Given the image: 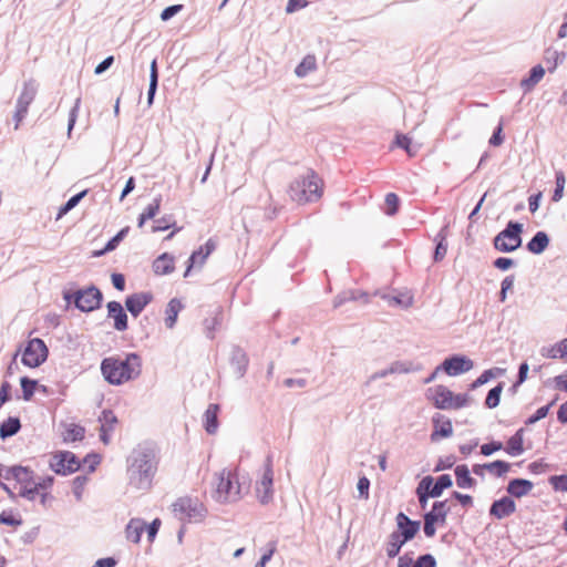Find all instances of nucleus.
<instances>
[{
  "label": "nucleus",
  "mask_w": 567,
  "mask_h": 567,
  "mask_svg": "<svg viewBox=\"0 0 567 567\" xmlns=\"http://www.w3.org/2000/svg\"><path fill=\"white\" fill-rule=\"evenodd\" d=\"M143 369L142 358L134 352L124 355H111L101 362V373L112 385H122L136 380Z\"/></svg>",
  "instance_id": "f257e3e1"
},
{
  "label": "nucleus",
  "mask_w": 567,
  "mask_h": 567,
  "mask_svg": "<svg viewBox=\"0 0 567 567\" xmlns=\"http://www.w3.org/2000/svg\"><path fill=\"white\" fill-rule=\"evenodd\" d=\"M212 495L219 503L239 501L249 491L248 478L237 467L216 472L212 481Z\"/></svg>",
  "instance_id": "f03ea898"
},
{
  "label": "nucleus",
  "mask_w": 567,
  "mask_h": 567,
  "mask_svg": "<svg viewBox=\"0 0 567 567\" xmlns=\"http://www.w3.org/2000/svg\"><path fill=\"white\" fill-rule=\"evenodd\" d=\"M3 478L8 482H12L13 489L30 501L37 498L42 491L49 489L53 484V477L48 476L42 478L40 482L33 480V473L28 467L12 466L6 471Z\"/></svg>",
  "instance_id": "7ed1b4c3"
},
{
  "label": "nucleus",
  "mask_w": 567,
  "mask_h": 567,
  "mask_svg": "<svg viewBox=\"0 0 567 567\" xmlns=\"http://www.w3.org/2000/svg\"><path fill=\"white\" fill-rule=\"evenodd\" d=\"M323 181L313 171H308L290 184L289 195L292 200L302 205L318 202L323 195Z\"/></svg>",
  "instance_id": "20e7f679"
},
{
  "label": "nucleus",
  "mask_w": 567,
  "mask_h": 567,
  "mask_svg": "<svg viewBox=\"0 0 567 567\" xmlns=\"http://www.w3.org/2000/svg\"><path fill=\"white\" fill-rule=\"evenodd\" d=\"M156 470L157 461L154 451L137 452L130 466L131 482L137 488L148 487Z\"/></svg>",
  "instance_id": "39448f33"
},
{
  "label": "nucleus",
  "mask_w": 567,
  "mask_h": 567,
  "mask_svg": "<svg viewBox=\"0 0 567 567\" xmlns=\"http://www.w3.org/2000/svg\"><path fill=\"white\" fill-rule=\"evenodd\" d=\"M426 399L440 410H457L468 403L467 394H454L445 385H435L426 390Z\"/></svg>",
  "instance_id": "423d86ee"
},
{
  "label": "nucleus",
  "mask_w": 567,
  "mask_h": 567,
  "mask_svg": "<svg viewBox=\"0 0 567 567\" xmlns=\"http://www.w3.org/2000/svg\"><path fill=\"white\" fill-rule=\"evenodd\" d=\"M172 513L183 523H198L205 518L206 508L197 497L182 496L172 504Z\"/></svg>",
  "instance_id": "0eeeda50"
},
{
  "label": "nucleus",
  "mask_w": 567,
  "mask_h": 567,
  "mask_svg": "<svg viewBox=\"0 0 567 567\" xmlns=\"http://www.w3.org/2000/svg\"><path fill=\"white\" fill-rule=\"evenodd\" d=\"M255 495L262 505L269 504L274 498V468L270 457H267L262 473L255 483Z\"/></svg>",
  "instance_id": "6e6552de"
},
{
  "label": "nucleus",
  "mask_w": 567,
  "mask_h": 567,
  "mask_svg": "<svg viewBox=\"0 0 567 567\" xmlns=\"http://www.w3.org/2000/svg\"><path fill=\"white\" fill-rule=\"evenodd\" d=\"M49 466L59 475H70L81 467V461L70 451H56L51 454Z\"/></svg>",
  "instance_id": "1a4fd4ad"
},
{
  "label": "nucleus",
  "mask_w": 567,
  "mask_h": 567,
  "mask_svg": "<svg viewBox=\"0 0 567 567\" xmlns=\"http://www.w3.org/2000/svg\"><path fill=\"white\" fill-rule=\"evenodd\" d=\"M520 233L522 225L509 221L507 227L495 237L494 247L505 252L517 249L522 244Z\"/></svg>",
  "instance_id": "9d476101"
},
{
  "label": "nucleus",
  "mask_w": 567,
  "mask_h": 567,
  "mask_svg": "<svg viewBox=\"0 0 567 567\" xmlns=\"http://www.w3.org/2000/svg\"><path fill=\"white\" fill-rule=\"evenodd\" d=\"M450 513L447 501L435 502L432 509L424 515V534L433 537L436 533V526H444Z\"/></svg>",
  "instance_id": "9b49d317"
},
{
  "label": "nucleus",
  "mask_w": 567,
  "mask_h": 567,
  "mask_svg": "<svg viewBox=\"0 0 567 567\" xmlns=\"http://www.w3.org/2000/svg\"><path fill=\"white\" fill-rule=\"evenodd\" d=\"M48 358V348L43 340L31 339L22 352V363L29 368L41 365Z\"/></svg>",
  "instance_id": "f8f14e48"
},
{
  "label": "nucleus",
  "mask_w": 567,
  "mask_h": 567,
  "mask_svg": "<svg viewBox=\"0 0 567 567\" xmlns=\"http://www.w3.org/2000/svg\"><path fill=\"white\" fill-rule=\"evenodd\" d=\"M216 247V240L209 238L204 245L199 246L197 250L193 251L188 258L184 277H188L193 269H200L206 264L207 258L215 251Z\"/></svg>",
  "instance_id": "ddd939ff"
},
{
  "label": "nucleus",
  "mask_w": 567,
  "mask_h": 567,
  "mask_svg": "<svg viewBox=\"0 0 567 567\" xmlns=\"http://www.w3.org/2000/svg\"><path fill=\"white\" fill-rule=\"evenodd\" d=\"M102 292L96 287H89L75 293L74 303L82 311H93L101 306Z\"/></svg>",
  "instance_id": "4468645a"
},
{
  "label": "nucleus",
  "mask_w": 567,
  "mask_h": 567,
  "mask_svg": "<svg viewBox=\"0 0 567 567\" xmlns=\"http://www.w3.org/2000/svg\"><path fill=\"white\" fill-rule=\"evenodd\" d=\"M398 529L394 532L400 535L403 542L411 540L420 529V523L411 520L404 513L396 515Z\"/></svg>",
  "instance_id": "2eb2a0df"
},
{
  "label": "nucleus",
  "mask_w": 567,
  "mask_h": 567,
  "mask_svg": "<svg viewBox=\"0 0 567 567\" xmlns=\"http://www.w3.org/2000/svg\"><path fill=\"white\" fill-rule=\"evenodd\" d=\"M152 300V292H137L126 298L125 306L132 316L137 317Z\"/></svg>",
  "instance_id": "dca6fc26"
},
{
  "label": "nucleus",
  "mask_w": 567,
  "mask_h": 567,
  "mask_svg": "<svg viewBox=\"0 0 567 567\" xmlns=\"http://www.w3.org/2000/svg\"><path fill=\"white\" fill-rule=\"evenodd\" d=\"M433 432L431 434V441L436 442L441 439L450 437L453 434V425L450 419L444 415H435L432 419Z\"/></svg>",
  "instance_id": "f3484780"
},
{
  "label": "nucleus",
  "mask_w": 567,
  "mask_h": 567,
  "mask_svg": "<svg viewBox=\"0 0 567 567\" xmlns=\"http://www.w3.org/2000/svg\"><path fill=\"white\" fill-rule=\"evenodd\" d=\"M107 317L113 319L114 329L117 331H125L128 327L127 315L124 311L122 305L117 301H110L106 306Z\"/></svg>",
  "instance_id": "a211bd4d"
},
{
  "label": "nucleus",
  "mask_w": 567,
  "mask_h": 567,
  "mask_svg": "<svg viewBox=\"0 0 567 567\" xmlns=\"http://www.w3.org/2000/svg\"><path fill=\"white\" fill-rule=\"evenodd\" d=\"M35 92L33 89L25 87L17 102V111L14 114L16 125L14 128L18 130L20 123L25 117L28 113L29 105L34 100Z\"/></svg>",
  "instance_id": "6ab92c4d"
},
{
  "label": "nucleus",
  "mask_w": 567,
  "mask_h": 567,
  "mask_svg": "<svg viewBox=\"0 0 567 567\" xmlns=\"http://www.w3.org/2000/svg\"><path fill=\"white\" fill-rule=\"evenodd\" d=\"M473 368V362L464 357H452L443 362V369L449 375H457Z\"/></svg>",
  "instance_id": "aec40b11"
},
{
  "label": "nucleus",
  "mask_w": 567,
  "mask_h": 567,
  "mask_svg": "<svg viewBox=\"0 0 567 567\" xmlns=\"http://www.w3.org/2000/svg\"><path fill=\"white\" fill-rule=\"evenodd\" d=\"M516 511L515 502L509 497H503L498 501H495L489 509L492 516H495L498 519L507 517L512 515Z\"/></svg>",
  "instance_id": "412c9836"
},
{
  "label": "nucleus",
  "mask_w": 567,
  "mask_h": 567,
  "mask_svg": "<svg viewBox=\"0 0 567 567\" xmlns=\"http://www.w3.org/2000/svg\"><path fill=\"white\" fill-rule=\"evenodd\" d=\"M101 427H100V436L104 444L110 443V433L114 431L117 419L112 411H103L100 416Z\"/></svg>",
  "instance_id": "4be33fe9"
},
{
  "label": "nucleus",
  "mask_w": 567,
  "mask_h": 567,
  "mask_svg": "<svg viewBox=\"0 0 567 567\" xmlns=\"http://www.w3.org/2000/svg\"><path fill=\"white\" fill-rule=\"evenodd\" d=\"M152 268L157 276L169 275L175 270V258L164 252L153 261Z\"/></svg>",
  "instance_id": "5701e85b"
},
{
  "label": "nucleus",
  "mask_w": 567,
  "mask_h": 567,
  "mask_svg": "<svg viewBox=\"0 0 567 567\" xmlns=\"http://www.w3.org/2000/svg\"><path fill=\"white\" fill-rule=\"evenodd\" d=\"M524 437H525V430L522 427L516 431L514 435H512L505 447V452L512 456H517L524 453Z\"/></svg>",
  "instance_id": "b1692460"
},
{
  "label": "nucleus",
  "mask_w": 567,
  "mask_h": 567,
  "mask_svg": "<svg viewBox=\"0 0 567 567\" xmlns=\"http://www.w3.org/2000/svg\"><path fill=\"white\" fill-rule=\"evenodd\" d=\"M218 404H209L204 413V427L207 433L214 434L218 429Z\"/></svg>",
  "instance_id": "393cba45"
},
{
  "label": "nucleus",
  "mask_w": 567,
  "mask_h": 567,
  "mask_svg": "<svg viewBox=\"0 0 567 567\" xmlns=\"http://www.w3.org/2000/svg\"><path fill=\"white\" fill-rule=\"evenodd\" d=\"M533 489V483L524 478H515L508 483L507 492L515 496L522 497L527 495Z\"/></svg>",
  "instance_id": "a878e982"
},
{
  "label": "nucleus",
  "mask_w": 567,
  "mask_h": 567,
  "mask_svg": "<svg viewBox=\"0 0 567 567\" xmlns=\"http://www.w3.org/2000/svg\"><path fill=\"white\" fill-rule=\"evenodd\" d=\"M145 526L146 524L140 518L131 519L125 529L127 540L137 544L141 540Z\"/></svg>",
  "instance_id": "bb28decb"
},
{
  "label": "nucleus",
  "mask_w": 567,
  "mask_h": 567,
  "mask_svg": "<svg viewBox=\"0 0 567 567\" xmlns=\"http://www.w3.org/2000/svg\"><path fill=\"white\" fill-rule=\"evenodd\" d=\"M456 484L461 488H472L476 485V481L471 476L467 465H457L454 470Z\"/></svg>",
  "instance_id": "cd10ccee"
},
{
  "label": "nucleus",
  "mask_w": 567,
  "mask_h": 567,
  "mask_svg": "<svg viewBox=\"0 0 567 567\" xmlns=\"http://www.w3.org/2000/svg\"><path fill=\"white\" fill-rule=\"evenodd\" d=\"M182 309H183V305H182L181 300H178L176 298H173L169 300V302L166 307V310H165L166 328H168V329L174 328V326L177 321L178 313L181 312Z\"/></svg>",
  "instance_id": "c85d7f7f"
},
{
  "label": "nucleus",
  "mask_w": 567,
  "mask_h": 567,
  "mask_svg": "<svg viewBox=\"0 0 567 567\" xmlns=\"http://www.w3.org/2000/svg\"><path fill=\"white\" fill-rule=\"evenodd\" d=\"M85 435V429L79 424L70 423L64 426V431L62 433L63 442L73 443L76 441H82Z\"/></svg>",
  "instance_id": "c756f323"
},
{
  "label": "nucleus",
  "mask_w": 567,
  "mask_h": 567,
  "mask_svg": "<svg viewBox=\"0 0 567 567\" xmlns=\"http://www.w3.org/2000/svg\"><path fill=\"white\" fill-rule=\"evenodd\" d=\"M549 245L548 235L545 231H538L527 244V249L533 254H542Z\"/></svg>",
  "instance_id": "7c9ffc66"
},
{
  "label": "nucleus",
  "mask_w": 567,
  "mask_h": 567,
  "mask_svg": "<svg viewBox=\"0 0 567 567\" xmlns=\"http://www.w3.org/2000/svg\"><path fill=\"white\" fill-rule=\"evenodd\" d=\"M545 75V69L538 64L535 65L529 73V76L523 79L520 82V86L524 91H530Z\"/></svg>",
  "instance_id": "2f4dec72"
},
{
  "label": "nucleus",
  "mask_w": 567,
  "mask_h": 567,
  "mask_svg": "<svg viewBox=\"0 0 567 567\" xmlns=\"http://www.w3.org/2000/svg\"><path fill=\"white\" fill-rule=\"evenodd\" d=\"M451 486L452 480L451 476L447 474L439 476L435 483H433V478L431 477V486L429 487V493L431 497H439L442 495L445 488H449Z\"/></svg>",
  "instance_id": "473e14b6"
},
{
  "label": "nucleus",
  "mask_w": 567,
  "mask_h": 567,
  "mask_svg": "<svg viewBox=\"0 0 567 567\" xmlns=\"http://www.w3.org/2000/svg\"><path fill=\"white\" fill-rule=\"evenodd\" d=\"M406 542H403L400 535H396L394 532L390 534L386 543H385V551L389 558H394L400 553L402 546Z\"/></svg>",
  "instance_id": "72a5a7b5"
},
{
  "label": "nucleus",
  "mask_w": 567,
  "mask_h": 567,
  "mask_svg": "<svg viewBox=\"0 0 567 567\" xmlns=\"http://www.w3.org/2000/svg\"><path fill=\"white\" fill-rule=\"evenodd\" d=\"M384 298L390 306L409 308L413 303V295L410 291H403L395 296H385Z\"/></svg>",
  "instance_id": "f704fd0d"
},
{
  "label": "nucleus",
  "mask_w": 567,
  "mask_h": 567,
  "mask_svg": "<svg viewBox=\"0 0 567 567\" xmlns=\"http://www.w3.org/2000/svg\"><path fill=\"white\" fill-rule=\"evenodd\" d=\"M20 427V420L18 417L10 416L0 425V436L2 439L12 436L19 432Z\"/></svg>",
  "instance_id": "c9c22d12"
},
{
  "label": "nucleus",
  "mask_w": 567,
  "mask_h": 567,
  "mask_svg": "<svg viewBox=\"0 0 567 567\" xmlns=\"http://www.w3.org/2000/svg\"><path fill=\"white\" fill-rule=\"evenodd\" d=\"M317 68L316 56L312 54L306 55L302 61L297 65L295 72L297 76L303 78Z\"/></svg>",
  "instance_id": "e433bc0d"
},
{
  "label": "nucleus",
  "mask_w": 567,
  "mask_h": 567,
  "mask_svg": "<svg viewBox=\"0 0 567 567\" xmlns=\"http://www.w3.org/2000/svg\"><path fill=\"white\" fill-rule=\"evenodd\" d=\"M485 470L496 476V477H501L503 475H505L509 470H511V464L505 462V461H494L492 463H486L485 464Z\"/></svg>",
  "instance_id": "4c0bfd02"
},
{
  "label": "nucleus",
  "mask_w": 567,
  "mask_h": 567,
  "mask_svg": "<svg viewBox=\"0 0 567 567\" xmlns=\"http://www.w3.org/2000/svg\"><path fill=\"white\" fill-rule=\"evenodd\" d=\"M430 486H431V476H426L420 482V484L416 488V494H417L419 502H420V505L422 508H425V506L427 504V499H429V497H431V495L429 493Z\"/></svg>",
  "instance_id": "58836bf2"
},
{
  "label": "nucleus",
  "mask_w": 567,
  "mask_h": 567,
  "mask_svg": "<svg viewBox=\"0 0 567 567\" xmlns=\"http://www.w3.org/2000/svg\"><path fill=\"white\" fill-rule=\"evenodd\" d=\"M20 384L22 389V398L24 401H30L34 394V391L38 386V382L35 380H31L27 377H22L20 379Z\"/></svg>",
  "instance_id": "ea45409f"
},
{
  "label": "nucleus",
  "mask_w": 567,
  "mask_h": 567,
  "mask_svg": "<svg viewBox=\"0 0 567 567\" xmlns=\"http://www.w3.org/2000/svg\"><path fill=\"white\" fill-rule=\"evenodd\" d=\"M87 190H83L73 197H71L62 207H60L59 213L56 215V219H61L65 214H68L72 208H74L79 202L86 195Z\"/></svg>",
  "instance_id": "a19ab883"
},
{
  "label": "nucleus",
  "mask_w": 567,
  "mask_h": 567,
  "mask_svg": "<svg viewBox=\"0 0 567 567\" xmlns=\"http://www.w3.org/2000/svg\"><path fill=\"white\" fill-rule=\"evenodd\" d=\"M395 145L406 151L410 157L415 156L416 150L412 148V141L408 135L396 134L395 136Z\"/></svg>",
  "instance_id": "79ce46f5"
},
{
  "label": "nucleus",
  "mask_w": 567,
  "mask_h": 567,
  "mask_svg": "<svg viewBox=\"0 0 567 567\" xmlns=\"http://www.w3.org/2000/svg\"><path fill=\"white\" fill-rule=\"evenodd\" d=\"M157 79H158L157 62H156V60H153L151 63V79H150V89H148V102L150 103H152L155 91H156Z\"/></svg>",
  "instance_id": "37998d69"
},
{
  "label": "nucleus",
  "mask_w": 567,
  "mask_h": 567,
  "mask_svg": "<svg viewBox=\"0 0 567 567\" xmlns=\"http://www.w3.org/2000/svg\"><path fill=\"white\" fill-rule=\"evenodd\" d=\"M87 483H89L87 476H76L72 481V491H73V494L75 495L76 499L80 501L82 498L83 492H84Z\"/></svg>",
  "instance_id": "c03bdc74"
},
{
  "label": "nucleus",
  "mask_w": 567,
  "mask_h": 567,
  "mask_svg": "<svg viewBox=\"0 0 567 567\" xmlns=\"http://www.w3.org/2000/svg\"><path fill=\"white\" fill-rule=\"evenodd\" d=\"M542 355L544 358H548V359H561V360H564L560 341L555 343V344H553V346H550V347H544L542 349Z\"/></svg>",
  "instance_id": "a18cd8bd"
},
{
  "label": "nucleus",
  "mask_w": 567,
  "mask_h": 567,
  "mask_svg": "<svg viewBox=\"0 0 567 567\" xmlns=\"http://www.w3.org/2000/svg\"><path fill=\"white\" fill-rule=\"evenodd\" d=\"M502 390L503 388L501 384L489 390L485 400V404L487 408L494 409L499 404Z\"/></svg>",
  "instance_id": "49530a36"
},
{
  "label": "nucleus",
  "mask_w": 567,
  "mask_h": 567,
  "mask_svg": "<svg viewBox=\"0 0 567 567\" xmlns=\"http://www.w3.org/2000/svg\"><path fill=\"white\" fill-rule=\"evenodd\" d=\"M546 63L548 64V71L549 72H554L558 65V61H559V54L556 50H551V49H547L545 51V56H544Z\"/></svg>",
  "instance_id": "de8ad7c7"
},
{
  "label": "nucleus",
  "mask_w": 567,
  "mask_h": 567,
  "mask_svg": "<svg viewBox=\"0 0 567 567\" xmlns=\"http://www.w3.org/2000/svg\"><path fill=\"white\" fill-rule=\"evenodd\" d=\"M566 178L563 172L556 173V188L553 195V200L558 202L563 197Z\"/></svg>",
  "instance_id": "09e8293b"
},
{
  "label": "nucleus",
  "mask_w": 567,
  "mask_h": 567,
  "mask_svg": "<svg viewBox=\"0 0 567 567\" xmlns=\"http://www.w3.org/2000/svg\"><path fill=\"white\" fill-rule=\"evenodd\" d=\"M386 214L394 215L399 208V197L394 193H389L385 196Z\"/></svg>",
  "instance_id": "8fccbe9b"
},
{
  "label": "nucleus",
  "mask_w": 567,
  "mask_h": 567,
  "mask_svg": "<svg viewBox=\"0 0 567 567\" xmlns=\"http://www.w3.org/2000/svg\"><path fill=\"white\" fill-rule=\"evenodd\" d=\"M0 524L8 526H19L21 524V519L18 518L12 512L3 511L0 514Z\"/></svg>",
  "instance_id": "3c124183"
},
{
  "label": "nucleus",
  "mask_w": 567,
  "mask_h": 567,
  "mask_svg": "<svg viewBox=\"0 0 567 567\" xmlns=\"http://www.w3.org/2000/svg\"><path fill=\"white\" fill-rule=\"evenodd\" d=\"M220 324V318L218 316H214L212 318H207L204 321V327L207 333V337L210 339L214 338L215 329Z\"/></svg>",
  "instance_id": "603ef678"
},
{
  "label": "nucleus",
  "mask_w": 567,
  "mask_h": 567,
  "mask_svg": "<svg viewBox=\"0 0 567 567\" xmlns=\"http://www.w3.org/2000/svg\"><path fill=\"white\" fill-rule=\"evenodd\" d=\"M159 207H161V199L159 198H155L153 200V203H151L144 210H143V215H144V218H147V219H152L154 218L158 212H159Z\"/></svg>",
  "instance_id": "864d4df0"
},
{
  "label": "nucleus",
  "mask_w": 567,
  "mask_h": 567,
  "mask_svg": "<svg viewBox=\"0 0 567 567\" xmlns=\"http://www.w3.org/2000/svg\"><path fill=\"white\" fill-rule=\"evenodd\" d=\"M553 405V403L548 404V405H545V406H540L539 409H537V411L535 412V414H533L532 416H529L526 421V424H534L536 423L537 421L544 419L547 416L548 412H549V409L550 406Z\"/></svg>",
  "instance_id": "5fc2aeb1"
},
{
  "label": "nucleus",
  "mask_w": 567,
  "mask_h": 567,
  "mask_svg": "<svg viewBox=\"0 0 567 567\" xmlns=\"http://www.w3.org/2000/svg\"><path fill=\"white\" fill-rule=\"evenodd\" d=\"M549 482L556 491L567 492V475L551 476Z\"/></svg>",
  "instance_id": "6e6d98bb"
},
{
  "label": "nucleus",
  "mask_w": 567,
  "mask_h": 567,
  "mask_svg": "<svg viewBox=\"0 0 567 567\" xmlns=\"http://www.w3.org/2000/svg\"><path fill=\"white\" fill-rule=\"evenodd\" d=\"M413 567H436L434 557L430 554L420 556L413 564Z\"/></svg>",
  "instance_id": "4d7b16f0"
},
{
  "label": "nucleus",
  "mask_w": 567,
  "mask_h": 567,
  "mask_svg": "<svg viewBox=\"0 0 567 567\" xmlns=\"http://www.w3.org/2000/svg\"><path fill=\"white\" fill-rule=\"evenodd\" d=\"M101 463V456L99 454H87L83 458V464L87 466L89 472H94L96 466Z\"/></svg>",
  "instance_id": "13d9d810"
},
{
  "label": "nucleus",
  "mask_w": 567,
  "mask_h": 567,
  "mask_svg": "<svg viewBox=\"0 0 567 567\" xmlns=\"http://www.w3.org/2000/svg\"><path fill=\"white\" fill-rule=\"evenodd\" d=\"M502 449H503L502 442L494 441L491 443L483 444L481 446V453L485 456H488V455L493 454L494 452L499 451Z\"/></svg>",
  "instance_id": "bf43d9fd"
},
{
  "label": "nucleus",
  "mask_w": 567,
  "mask_h": 567,
  "mask_svg": "<svg viewBox=\"0 0 567 567\" xmlns=\"http://www.w3.org/2000/svg\"><path fill=\"white\" fill-rule=\"evenodd\" d=\"M370 481L363 476L358 481V491L362 498L368 499L369 497Z\"/></svg>",
  "instance_id": "052dcab7"
},
{
  "label": "nucleus",
  "mask_w": 567,
  "mask_h": 567,
  "mask_svg": "<svg viewBox=\"0 0 567 567\" xmlns=\"http://www.w3.org/2000/svg\"><path fill=\"white\" fill-rule=\"evenodd\" d=\"M308 6L307 0H288L286 12L292 13L299 9L306 8Z\"/></svg>",
  "instance_id": "680f3d73"
},
{
  "label": "nucleus",
  "mask_w": 567,
  "mask_h": 567,
  "mask_svg": "<svg viewBox=\"0 0 567 567\" xmlns=\"http://www.w3.org/2000/svg\"><path fill=\"white\" fill-rule=\"evenodd\" d=\"M182 9H183L182 4H175V6L167 7L166 9H164L162 11L161 18H162V20L167 21L172 17H174L176 13H178Z\"/></svg>",
  "instance_id": "e2e57ef3"
},
{
  "label": "nucleus",
  "mask_w": 567,
  "mask_h": 567,
  "mask_svg": "<svg viewBox=\"0 0 567 567\" xmlns=\"http://www.w3.org/2000/svg\"><path fill=\"white\" fill-rule=\"evenodd\" d=\"M514 281H515L514 276H507L502 281V290H501V300L502 301H504L506 299V292L513 288Z\"/></svg>",
  "instance_id": "0e129e2a"
},
{
  "label": "nucleus",
  "mask_w": 567,
  "mask_h": 567,
  "mask_svg": "<svg viewBox=\"0 0 567 567\" xmlns=\"http://www.w3.org/2000/svg\"><path fill=\"white\" fill-rule=\"evenodd\" d=\"M128 231V227L126 228H123L122 230H120L117 233V235L115 237H113L106 245L105 247V250H112L116 247V245L118 244L120 240H122L124 238V236L126 235V233Z\"/></svg>",
  "instance_id": "69168bd1"
},
{
  "label": "nucleus",
  "mask_w": 567,
  "mask_h": 567,
  "mask_svg": "<svg viewBox=\"0 0 567 567\" xmlns=\"http://www.w3.org/2000/svg\"><path fill=\"white\" fill-rule=\"evenodd\" d=\"M453 497L457 499L463 506H472L473 497L467 494H462L460 492H453Z\"/></svg>",
  "instance_id": "338daca9"
},
{
  "label": "nucleus",
  "mask_w": 567,
  "mask_h": 567,
  "mask_svg": "<svg viewBox=\"0 0 567 567\" xmlns=\"http://www.w3.org/2000/svg\"><path fill=\"white\" fill-rule=\"evenodd\" d=\"M115 565L116 561L113 558L107 557L96 560L93 567H115Z\"/></svg>",
  "instance_id": "774afa93"
}]
</instances>
